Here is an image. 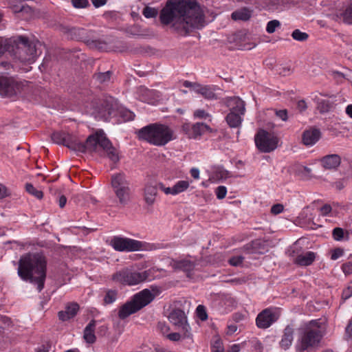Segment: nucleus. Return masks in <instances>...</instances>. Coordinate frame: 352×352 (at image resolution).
<instances>
[{"label": "nucleus", "instance_id": "bb28decb", "mask_svg": "<svg viewBox=\"0 0 352 352\" xmlns=\"http://www.w3.org/2000/svg\"><path fill=\"white\" fill-rule=\"evenodd\" d=\"M243 115L240 112L230 111L226 117V120L230 127L239 128L241 125Z\"/></svg>", "mask_w": 352, "mask_h": 352}, {"label": "nucleus", "instance_id": "72a5a7b5", "mask_svg": "<svg viewBox=\"0 0 352 352\" xmlns=\"http://www.w3.org/2000/svg\"><path fill=\"white\" fill-rule=\"evenodd\" d=\"M189 187V182L186 180L178 181L173 186V195L185 191Z\"/></svg>", "mask_w": 352, "mask_h": 352}, {"label": "nucleus", "instance_id": "c9c22d12", "mask_svg": "<svg viewBox=\"0 0 352 352\" xmlns=\"http://www.w3.org/2000/svg\"><path fill=\"white\" fill-rule=\"evenodd\" d=\"M291 170L297 175L309 174L311 171V168L296 163L291 166Z\"/></svg>", "mask_w": 352, "mask_h": 352}, {"label": "nucleus", "instance_id": "0eeeda50", "mask_svg": "<svg viewBox=\"0 0 352 352\" xmlns=\"http://www.w3.org/2000/svg\"><path fill=\"white\" fill-rule=\"evenodd\" d=\"M322 337L323 332L320 327V323L318 320L310 321L301 337L300 350L303 351L310 347L318 346Z\"/></svg>", "mask_w": 352, "mask_h": 352}, {"label": "nucleus", "instance_id": "4d7b16f0", "mask_svg": "<svg viewBox=\"0 0 352 352\" xmlns=\"http://www.w3.org/2000/svg\"><path fill=\"white\" fill-rule=\"evenodd\" d=\"M342 270L344 274L349 275L352 274V263L347 262L342 265Z\"/></svg>", "mask_w": 352, "mask_h": 352}, {"label": "nucleus", "instance_id": "e433bc0d", "mask_svg": "<svg viewBox=\"0 0 352 352\" xmlns=\"http://www.w3.org/2000/svg\"><path fill=\"white\" fill-rule=\"evenodd\" d=\"M85 31L82 28H72L68 29L67 33L72 39H78L84 34Z\"/></svg>", "mask_w": 352, "mask_h": 352}, {"label": "nucleus", "instance_id": "412c9836", "mask_svg": "<svg viewBox=\"0 0 352 352\" xmlns=\"http://www.w3.org/2000/svg\"><path fill=\"white\" fill-rule=\"evenodd\" d=\"M157 184H147L145 186L144 197V200L148 205L151 206L155 203L157 194Z\"/></svg>", "mask_w": 352, "mask_h": 352}, {"label": "nucleus", "instance_id": "6e6d98bb", "mask_svg": "<svg viewBox=\"0 0 352 352\" xmlns=\"http://www.w3.org/2000/svg\"><path fill=\"white\" fill-rule=\"evenodd\" d=\"M194 116L197 118L205 119L209 117V114L203 109H197L194 112Z\"/></svg>", "mask_w": 352, "mask_h": 352}, {"label": "nucleus", "instance_id": "39448f33", "mask_svg": "<svg viewBox=\"0 0 352 352\" xmlns=\"http://www.w3.org/2000/svg\"><path fill=\"white\" fill-rule=\"evenodd\" d=\"M14 42L12 43L10 53L15 59L23 63L31 64L34 63L38 56L37 44L30 41L24 36H12Z\"/></svg>", "mask_w": 352, "mask_h": 352}, {"label": "nucleus", "instance_id": "7ed1b4c3", "mask_svg": "<svg viewBox=\"0 0 352 352\" xmlns=\"http://www.w3.org/2000/svg\"><path fill=\"white\" fill-rule=\"evenodd\" d=\"M47 272V261L38 253H27L18 261L17 274L21 280L36 285L38 292L45 285Z\"/></svg>", "mask_w": 352, "mask_h": 352}, {"label": "nucleus", "instance_id": "20e7f679", "mask_svg": "<svg viewBox=\"0 0 352 352\" xmlns=\"http://www.w3.org/2000/svg\"><path fill=\"white\" fill-rule=\"evenodd\" d=\"M135 134L139 140L158 146H164L175 139L174 131L171 128L157 122L137 130Z\"/></svg>", "mask_w": 352, "mask_h": 352}, {"label": "nucleus", "instance_id": "aec40b11", "mask_svg": "<svg viewBox=\"0 0 352 352\" xmlns=\"http://www.w3.org/2000/svg\"><path fill=\"white\" fill-rule=\"evenodd\" d=\"M139 311L138 306L134 304L132 299L126 302L120 307L118 311V317L121 320H124L130 315L136 313Z\"/></svg>", "mask_w": 352, "mask_h": 352}, {"label": "nucleus", "instance_id": "69168bd1", "mask_svg": "<svg viewBox=\"0 0 352 352\" xmlns=\"http://www.w3.org/2000/svg\"><path fill=\"white\" fill-rule=\"evenodd\" d=\"M331 211V207L329 204H325L320 208V212L322 215H328Z\"/></svg>", "mask_w": 352, "mask_h": 352}, {"label": "nucleus", "instance_id": "bf43d9fd", "mask_svg": "<svg viewBox=\"0 0 352 352\" xmlns=\"http://www.w3.org/2000/svg\"><path fill=\"white\" fill-rule=\"evenodd\" d=\"M158 188L164 192L166 195H173V187H165L162 183H158Z\"/></svg>", "mask_w": 352, "mask_h": 352}, {"label": "nucleus", "instance_id": "f03ea898", "mask_svg": "<svg viewBox=\"0 0 352 352\" xmlns=\"http://www.w3.org/2000/svg\"><path fill=\"white\" fill-rule=\"evenodd\" d=\"M51 139L54 143L63 145L74 151L81 153L104 151L106 156L113 162L116 163L120 159L116 148L113 146L112 143L102 129L89 135L85 143L80 140L76 135L65 131L54 132L51 135Z\"/></svg>", "mask_w": 352, "mask_h": 352}, {"label": "nucleus", "instance_id": "37998d69", "mask_svg": "<svg viewBox=\"0 0 352 352\" xmlns=\"http://www.w3.org/2000/svg\"><path fill=\"white\" fill-rule=\"evenodd\" d=\"M71 3L77 9L87 8L90 6L88 0H71Z\"/></svg>", "mask_w": 352, "mask_h": 352}, {"label": "nucleus", "instance_id": "774afa93", "mask_svg": "<svg viewBox=\"0 0 352 352\" xmlns=\"http://www.w3.org/2000/svg\"><path fill=\"white\" fill-rule=\"evenodd\" d=\"M57 202L60 208H63L67 203V198L65 195H60L57 199Z\"/></svg>", "mask_w": 352, "mask_h": 352}, {"label": "nucleus", "instance_id": "c85d7f7f", "mask_svg": "<svg viewBox=\"0 0 352 352\" xmlns=\"http://www.w3.org/2000/svg\"><path fill=\"white\" fill-rule=\"evenodd\" d=\"M173 267L176 270H182L184 272H190L195 268V264L189 260L174 261Z\"/></svg>", "mask_w": 352, "mask_h": 352}, {"label": "nucleus", "instance_id": "603ef678", "mask_svg": "<svg viewBox=\"0 0 352 352\" xmlns=\"http://www.w3.org/2000/svg\"><path fill=\"white\" fill-rule=\"evenodd\" d=\"M248 278L245 276H241L239 278H234L227 280V283H230L232 285H243L248 282Z\"/></svg>", "mask_w": 352, "mask_h": 352}, {"label": "nucleus", "instance_id": "f3484780", "mask_svg": "<svg viewBox=\"0 0 352 352\" xmlns=\"http://www.w3.org/2000/svg\"><path fill=\"white\" fill-rule=\"evenodd\" d=\"M319 162L326 170H336L341 164V157L338 154L327 155L321 157Z\"/></svg>", "mask_w": 352, "mask_h": 352}, {"label": "nucleus", "instance_id": "09e8293b", "mask_svg": "<svg viewBox=\"0 0 352 352\" xmlns=\"http://www.w3.org/2000/svg\"><path fill=\"white\" fill-rule=\"evenodd\" d=\"M332 235L336 241H342L344 238V230L341 228H335L332 231Z\"/></svg>", "mask_w": 352, "mask_h": 352}, {"label": "nucleus", "instance_id": "de8ad7c7", "mask_svg": "<svg viewBox=\"0 0 352 352\" xmlns=\"http://www.w3.org/2000/svg\"><path fill=\"white\" fill-rule=\"evenodd\" d=\"M244 257L243 256H232L228 260V263L232 266H239L243 262Z\"/></svg>", "mask_w": 352, "mask_h": 352}, {"label": "nucleus", "instance_id": "ddd939ff", "mask_svg": "<svg viewBox=\"0 0 352 352\" xmlns=\"http://www.w3.org/2000/svg\"><path fill=\"white\" fill-rule=\"evenodd\" d=\"M160 293V287L152 285L150 289H144L135 294L131 299L136 307L138 306L139 310H140L151 303Z\"/></svg>", "mask_w": 352, "mask_h": 352}, {"label": "nucleus", "instance_id": "f257e3e1", "mask_svg": "<svg viewBox=\"0 0 352 352\" xmlns=\"http://www.w3.org/2000/svg\"><path fill=\"white\" fill-rule=\"evenodd\" d=\"M160 20L163 25H170L178 35L186 36L204 26V15L196 1L168 0L160 11Z\"/></svg>", "mask_w": 352, "mask_h": 352}, {"label": "nucleus", "instance_id": "2f4dec72", "mask_svg": "<svg viewBox=\"0 0 352 352\" xmlns=\"http://www.w3.org/2000/svg\"><path fill=\"white\" fill-rule=\"evenodd\" d=\"M118 292L116 289H107L103 298L104 305H109L114 302L118 298Z\"/></svg>", "mask_w": 352, "mask_h": 352}, {"label": "nucleus", "instance_id": "a211bd4d", "mask_svg": "<svg viewBox=\"0 0 352 352\" xmlns=\"http://www.w3.org/2000/svg\"><path fill=\"white\" fill-rule=\"evenodd\" d=\"M225 104L229 108L230 111L240 112L245 114V104L239 97L233 96L225 98Z\"/></svg>", "mask_w": 352, "mask_h": 352}, {"label": "nucleus", "instance_id": "cd10ccee", "mask_svg": "<svg viewBox=\"0 0 352 352\" xmlns=\"http://www.w3.org/2000/svg\"><path fill=\"white\" fill-rule=\"evenodd\" d=\"M96 321L91 320L84 329V339L89 344H93L96 342V338L94 334Z\"/></svg>", "mask_w": 352, "mask_h": 352}, {"label": "nucleus", "instance_id": "2eb2a0df", "mask_svg": "<svg viewBox=\"0 0 352 352\" xmlns=\"http://www.w3.org/2000/svg\"><path fill=\"white\" fill-rule=\"evenodd\" d=\"M183 132L188 138H197L201 136L206 131H211V128L203 122H197L195 124L184 123L182 125Z\"/></svg>", "mask_w": 352, "mask_h": 352}, {"label": "nucleus", "instance_id": "8fccbe9b", "mask_svg": "<svg viewBox=\"0 0 352 352\" xmlns=\"http://www.w3.org/2000/svg\"><path fill=\"white\" fill-rule=\"evenodd\" d=\"M215 194L217 198L219 199H222L226 197L227 194V188L224 186H219L215 190Z\"/></svg>", "mask_w": 352, "mask_h": 352}, {"label": "nucleus", "instance_id": "052dcab7", "mask_svg": "<svg viewBox=\"0 0 352 352\" xmlns=\"http://www.w3.org/2000/svg\"><path fill=\"white\" fill-rule=\"evenodd\" d=\"M167 338L171 341H179L182 338H184L183 335L182 336L179 333H169L167 335Z\"/></svg>", "mask_w": 352, "mask_h": 352}, {"label": "nucleus", "instance_id": "13d9d810", "mask_svg": "<svg viewBox=\"0 0 352 352\" xmlns=\"http://www.w3.org/2000/svg\"><path fill=\"white\" fill-rule=\"evenodd\" d=\"M345 336L348 340H352V318L349 320V324L345 329Z\"/></svg>", "mask_w": 352, "mask_h": 352}, {"label": "nucleus", "instance_id": "e2e57ef3", "mask_svg": "<svg viewBox=\"0 0 352 352\" xmlns=\"http://www.w3.org/2000/svg\"><path fill=\"white\" fill-rule=\"evenodd\" d=\"M157 329L163 333H166L168 331L169 327L166 324L165 322H159L157 324Z\"/></svg>", "mask_w": 352, "mask_h": 352}, {"label": "nucleus", "instance_id": "a18cd8bd", "mask_svg": "<svg viewBox=\"0 0 352 352\" xmlns=\"http://www.w3.org/2000/svg\"><path fill=\"white\" fill-rule=\"evenodd\" d=\"M120 116L124 122L133 120L135 117V114L128 109L121 110L120 111Z\"/></svg>", "mask_w": 352, "mask_h": 352}, {"label": "nucleus", "instance_id": "7c9ffc66", "mask_svg": "<svg viewBox=\"0 0 352 352\" xmlns=\"http://www.w3.org/2000/svg\"><path fill=\"white\" fill-rule=\"evenodd\" d=\"M14 42L12 37L7 38L4 37H0V57L6 52H9L10 53L12 49V43Z\"/></svg>", "mask_w": 352, "mask_h": 352}, {"label": "nucleus", "instance_id": "f704fd0d", "mask_svg": "<svg viewBox=\"0 0 352 352\" xmlns=\"http://www.w3.org/2000/svg\"><path fill=\"white\" fill-rule=\"evenodd\" d=\"M342 21L348 25H352V3L340 14Z\"/></svg>", "mask_w": 352, "mask_h": 352}, {"label": "nucleus", "instance_id": "f8f14e48", "mask_svg": "<svg viewBox=\"0 0 352 352\" xmlns=\"http://www.w3.org/2000/svg\"><path fill=\"white\" fill-rule=\"evenodd\" d=\"M160 293V287L152 285L150 289H144L135 294L131 299L136 307L138 306L139 310H140L151 303Z\"/></svg>", "mask_w": 352, "mask_h": 352}, {"label": "nucleus", "instance_id": "864d4df0", "mask_svg": "<svg viewBox=\"0 0 352 352\" xmlns=\"http://www.w3.org/2000/svg\"><path fill=\"white\" fill-rule=\"evenodd\" d=\"M344 254V250L342 248H335L331 251V258L333 261L337 260Z\"/></svg>", "mask_w": 352, "mask_h": 352}, {"label": "nucleus", "instance_id": "4c0bfd02", "mask_svg": "<svg viewBox=\"0 0 352 352\" xmlns=\"http://www.w3.org/2000/svg\"><path fill=\"white\" fill-rule=\"evenodd\" d=\"M292 38L297 41H305L309 38V34L306 32H301L300 30H295L292 34Z\"/></svg>", "mask_w": 352, "mask_h": 352}, {"label": "nucleus", "instance_id": "49530a36", "mask_svg": "<svg viewBox=\"0 0 352 352\" xmlns=\"http://www.w3.org/2000/svg\"><path fill=\"white\" fill-rule=\"evenodd\" d=\"M143 14L146 18H153L157 15V10L155 8L146 6L143 10Z\"/></svg>", "mask_w": 352, "mask_h": 352}, {"label": "nucleus", "instance_id": "58836bf2", "mask_svg": "<svg viewBox=\"0 0 352 352\" xmlns=\"http://www.w3.org/2000/svg\"><path fill=\"white\" fill-rule=\"evenodd\" d=\"M25 189L28 193L34 195L35 197L38 199H41L43 196V192L35 188L32 184H26Z\"/></svg>", "mask_w": 352, "mask_h": 352}, {"label": "nucleus", "instance_id": "1a4fd4ad", "mask_svg": "<svg viewBox=\"0 0 352 352\" xmlns=\"http://www.w3.org/2000/svg\"><path fill=\"white\" fill-rule=\"evenodd\" d=\"M278 141L276 136L264 129H259L254 137L256 146L263 153H270L276 149Z\"/></svg>", "mask_w": 352, "mask_h": 352}, {"label": "nucleus", "instance_id": "dca6fc26", "mask_svg": "<svg viewBox=\"0 0 352 352\" xmlns=\"http://www.w3.org/2000/svg\"><path fill=\"white\" fill-rule=\"evenodd\" d=\"M113 111V104L109 100H104L101 103L100 107L96 109L94 113L97 119L109 121Z\"/></svg>", "mask_w": 352, "mask_h": 352}, {"label": "nucleus", "instance_id": "4468645a", "mask_svg": "<svg viewBox=\"0 0 352 352\" xmlns=\"http://www.w3.org/2000/svg\"><path fill=\"white\" fill-rule=\"evenodd\" d=\"M169 321L181 329L184 338L191 337L190 327L187 322V317L184 311L180 309L173 310L168 316Z\"/></svg>", "mask_w": 352, "mask_h": 352}, {"label": "nucleus", "instance_id": "b1692460", "mask_svg": "<svg viewBox=\"0 0 352 352\" xmlns=\"http://www.w3.org/2000/svg\"><path fill=\"white\" fill-rule=\"evenodd\" d=\"M111 186L113 190L129 187V182L124 173H117L111 177Z\"/></svg>", "mask_w": 352, "mask_h": 352}, {"label": "nucleus", "instance_id": "4be33fe9", "mask_svg": "<svg viewBox=\"0 0 352 352\" xmlns=\"http://www.w3.org/2000/svg\"><path fill=\"white\" fill-rule=\"evenodd\" d=\"M215 86L213 85H196V93L201 95L207 100H216L217 99V95L214 93Z\"/></svg>", "mask_w": 352, "mask_h": 352}, {"label": "nucleus", "instance_id": "6e6552de", "mask_svg": "<svg viewBox=\"0 0 352 352\" xmlns=\"http://www.w3.org/2000/svg\"><path fill=\"white\" fill-rule=\"evenodd\" d=\"M24 82L13 77L0 76V95L14 98L19 95L24 88Z\"/></svg>", "mask_w": 352, "mask_h": 352}, {"label": "nucleus", "instance_id": "5fc2aeb1", "mask_svg": "<svg viewBox=\"0 0 352 352\" xmlns=\"http://www.w3.org/2000/svg\"><path fill=\"white\" fill-rule=\"evenodd\" d=\"M284 210V206L280 204H277L272 206L271 212L274 214H278Z\"/></svg>", "mask_w": 352, "mask_h": 352}, {"label": "nucleus", "instance_id": "338daca9", "mask_svg": "<svg viewBox=\"0 0 352 352\" xmlns=\"http://www.w3.org/2000/svg\"><path fill=\"white\" fill-rule=\"evenodd\" d=\"M307 108V103L305 100H301L297 102V109L300 112L305 111Z\"/></svg>", "mask_w": 352, "mask_h": 352}, {"label": "nucleus", "instance_id": "5701e85b", "mask_svg": "<svg viewBox=\"0 0 352 352\" xmlns=\"http://www.w3.org/2000/svg\"><path fill=\"white\" fill-rule=\"evenodd\" d=\"M78 310L79 305L76 302H72L66 307L65 311L58 312V318L60 320L66 321L74 318L77 314Z\"/></svg>", "mask_w": 352, "mask_h": 352}, {"label": "nucleus", "instance_id": "c03bdc74", "mask_svg": "<svg viewBox=\"0 0 352 352\" xmlns=\"http://www.w3.org/2000/svg\"><path fill=\"white\" fill-rule=\"evenodd\" d=\"M196 313L197 317L202 321L206 320L208 318V314L206 312V307L202 305H199L197 306L196 309Z\"/></svg>", "mask_w": 352, "mask_h": 352}, {"label": "nucleus", "instance_id": "ea45409f", "mask_svg": "<svg viewBox=\"0 0 352 352\" xmlns=\"http://www.w3.org/2000/svg\"><path fill=\"white\" fill-rule=\"evenodd\" d=\"M280 27V23L278 20H272L267 23L266 31L269 34L274 33L276 30Z\"/></svg>", "mask_w": 352, "mask_h": 352}, {"label": "nucleus", "instance_id": "423d86ee", "mask_svg": "<svg viewBox=\"0 0 352 352\" xmlns=\"http://www.w3.org/2000/svg\"><path fill=\"white\" fill-rule=\"evenodd\" d=\"M151 269L144 272H138L131 268H123L115 272L111 277L112 280L124 285H136L153 278Z\"/></svg>", "mask_w": 352, "mask_h": 352}, {"label": "nucleus", "instance_id": "79ce46f5", "mask_svg": "<svg viewBox=\"0 0 352 352\" xmlns=\"http://www.w3.org/2000/svg\"><path fill=\"white\" fill-rule=\"evenodd\" d=\"M89 45L91 47H95L99 50H106L107 49V43L102 40H93Z\"/></svg>", "mask_w": 352, "mask_h": 352}, {"label": "nucleus", "instance_id": "680f3d73", "mask_svg": "<svg viewBox=\"0 0 352 352\" xmlns=\"http://www.w3.org/2000/svg\"><path fill=\"white\" fill-rule=\"evenodd\" d=\"M9 195L10 193L8 192V188L3 184H0V199H2Z\"/></svg>", "mask_w": 352, "mask_h": 352}, {"label": "nucleus", "instance_id": "9d476101", "mask_svg": "<svg viewBox=\"0 0 352 352\" xmlns=\"http://www.w3.org/2000/svg\"><path fill=\"white\" fill-rule=\"evenodd\" d=\"M281 315V309L270 307L262 310L256 316L255 322L258 329H266L275 323Z\"/></svg>", "mask_w": 352, "mask_h": 352}, {"label": "nucleus", "instance_id": "c756f323", "mask_svg": "<svg viewBox=\"0 0 352 352\" xmlns=\"http://www.w3.org/2000/svg\"><path fill=\"white\" fill-rule=\"evenodd\" d=\"M252 11L247 8H243L233 12L231 17L234 21H248L252 16Z\"/></svg>", "mask_w": 352, "mask_h": 352}, {"label": "nucleus", "instance_id": "3c124183", "mask_svg": "<svg viewBox=\"0 0 352 352\" xmlns=\"http://www.w3.org/2000/svg\"><path fill=\"white\" fill-rule=\"evenodd\" d=\"M352 296V280L349 283L348 286L342 291V298L347 300Z\"/></svg>", "mask_w": 352, "mask_h": 352}, {"label": "nucleus", "instance_id": "a19ab883", "mask_svg": "<svg viewBox=\"0 0 352 352\" xmlns=\"http://www.w3.org/2000/svg\"><path fill=\"white\" fill-rule=\"evenodd\" d=\"M318 109L320 113L329 112L331 109V104L329 100H322L318 102Z\"/></svg>", "mask_w": 352, "mask_h": 352}, {"label": "nucleus", "instance_id": "473e14b6", "mask_svg": "<svg viewBox=\"0 0 352 352\" xmlns=\"http://www.w3.org/2000/svg\"><path fill=\"white\" fill-rule=\"evenodd\" d=\"M111 76L112 72L111 71H107L105 72H98L94 74L93 78L99 83H105L110 81Z\"/></svg>", "mask_w": 352, "mask_h": 352}, {"label": "nucleus", "instance_id": "0e129e2a", "mask_svg": "<svg viewBox=\"0 0 352 352\" xmlns=\"http://www.w3.org/2000/svg\"><path fill=\"white\" fill-rule=\"evenodd\" d=\"M275 114L277 118L280 119L281 120H286V109L283 110H275Z\"/></svg>", "mask_w": 352, "mask_h": 352}, {"label": "nucleus", "instance_id": "6ab92c4d", "mask_svg": "<svg viewBox=\"0 0 352 352\" xmlns=\"http://www.w3.org/2000/svg\"><path fill=\"white\" fill-rule=\"evenodd\" d=\"M321 138L320 129L311 128L305 130L302 133V142L305 145L311 146L314 145Z\"/></svg>", "mask_w": 352, "mask_h": 352}, {"label": "nucleus", "instance_id": "9b49d317", "mask_svg": "<svg viewBox=\"0 0 352 352\" xmlns=\"http://www.w3.org/2000/svg\"><path fill=\"white\" fill-rule=\"evenodd\" d=\"M110 245L112 248L119 252H133L142 250V242L135 239L121 236H113Z\"/></svg>", "mask_w": 352, "mask_h": 352}, {"label": "nucleus", "instance_id": "393cba45", "mask_svg": "<svg viewBox=\"0 0 352 352\" xmlns=\"http://www.w3.org/2000/svg\"><path fill=\"white\" fill-rule=\"evenodd\" d=\"M130 187L116 189L113 190L118 201L116 199L112 200L113 204H116L119 203L122 205L126 204L130 198Z\"/></svg>", "mask_w": 352, "mask_h": 352}, {"label": "nucleus", "instance_id": "a878e982", "mask_svg": "<svg viewBox=\"0 0 352 352\" xmlns=\"http://www.w3.org/2000/svg\"><path fill=\"white\" fill-rule=\"evenodd\" d=\"M316 259V253L314 252H307L305 254H300L295 258V263L300 266H309L313 263Z\"/></svg>", "mask_w": 352, "mask_h": 352}]
</instances>
